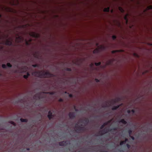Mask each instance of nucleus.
<instances>
[{
	"instance_id": "1",
	"label": "nucleus",
	"mask_w": 152,
	"mask_h": 152,
	"mask_svg": "<svg viewBox=\"0 0 152 152\" xmlns=\"http://www.w3.org/2000/svg\"><path fill=\"white\" fill-rule=\"evenodd\" d=\"M35 76L41 78H49L54 77L55 75L50 73L48 72H45L42 71H35L33 72Z\"/></svg>"
},
{
	"instance_id": "2",
	"label": "nucleus",
	"mask_w": 152,
	"mask_h": 152,
	"mask_svg": "<svg viewBox=\"0 0 152 152\" xmlns=\"http://www.w3.org/2000/svg\"><path fill=\"white\" fill-rule=\"evenodd\" d=\"M82 126V125H81ZM75 127H78V129H77L76 130H75L76 132H79L80 131H84L85 130V128L84 127L82 126H78V124H76Z\"/></svg>"
},
{
	"instance_id": "3",
	"label": "nucleus",
	"mask_w": 152,
	"mask_h": 152,
	"mask_svg": "<svg viewBox=\"0 0 152 152\" xmlns=\"http://www.w3.org/2000/svg\"><path fill=\"white\" fill-rule=\"evenodd\" d=\"M110 130V129H103L101 131H100L99 132V134H100L101 135H102L104 134L107 133L108 132H110L109 131Z\"/></svg>"
},
{
	"instance_id": "4",
	"label": "nucleus",
	"mask_w": 152,
	"mask_h": 152,
	"mask_svg": "<svg viewBox=\"0 0 152 152\" xmlns=\"http://www.w3.org/2000/svg\"><path fill=\"white\" fill-rule=\"evenodd\" d=\"M70 144V143L67 142V141H62L60 142H59V145L61 146H64Z\"/></svg>"
},
{
	"instance_id": "5",
	"label": "nucleus",
	"mask_w": 152,
	"mask_h": 152,
	"mask_svg": "<svg viewBox=\"0 0 152 152\" xmlns=\"http://www.w3.org/2000/svg\"><path fill=\"white\" fill-rule=\"evenodd\" d=\"M33 98L35 100H39L41 98L40 94L39 93H37L35 95Z\"/></svg>"
},
{
	"instance_id": "6",
	"label": "nucleus",
	"mask_w": 152,
	"mask_h": 152,
	"mask_svg": "<svg viewBox=\"0 0 152 152\" xmlns=\"http://www.w3.org/2000/svg\"><path fill=\"white\" fill-rule=\"evenodd\" d=\"M75 113L74 112H70L69 114V116L70 119H74L75 117Z\"/></svg>"
},
{
	"instance_id": "7",
	"label": "nucleus",
	"mask_w": 152,
	"mask_h": 152,
	"mask_svg": "<svg viewBox=\"0 0 152 152\" xmlns=\"http://www.w3.org/2000/svg\"><path fill=\"white\" fill-rule=\"evenodd\" d=\"M129 16L128 13L126 14L124 16V19L126 23V24H128V17Z\"/></svg>"
},
{
	"instance_id": "8",
	"label": "nucleus",
	"mask_w": 152,
	"mask_h": 152,
	"mask_svg": "<svg viewBox=\"0 0 152 152\" xmlns=\"http://www.w3.org/2000/svg\"><path fill=\"white\" fill-rule=\"evenodd\" d=\"M5 44L7 45L11 46L12 45V43L11 41L7 39L6 41Z\"/></svg>"
},
{
	"instance_id": "9",
	"label": "nucleus",
	"mask_w": 152,
	"mask_h": 152,
	"mask_svg": "<svg viewBox=\"0 0 152 152\" xmlns=\"http://www.w3.org/2000/svg\"><path fill=\"white\" fill-rule=\"evenodd\" d=\"M48 117L49 120L51 119L53 117V115L52 113L50 111H49L48 112Z\"/></svg>"
},
{
	"instance_id": "10",
	"label": "nucleus",
	"mask_w": 152,
	"mask_h": 152,
	"mask_svg": "<svg viewBox=\"0 0 152 152\" xmlns=\"http://www.w3.org/2000/svg\"><path fill=\"white\" fill-rule=\"evenodd\" d=\"M16 39L18 42H20L23 39V38L21 36L19 35L16 37Z\"/></svg>"
},
{
	"instance_id": "11",
	"label": "nucleus",
	"mask_w": 152,
	"mask_h": 152,
	"mask_svg": "<svg viewBox=\"0 0 152 152\" xmlns=\"http://www.w3.org/2000/svg\"><path fill=\"white\" fill-rule=\"evenodd\" d=\"M110 121H109L107 122L104 123L103 125H102L100 127V129H103L104 127L106 126L109 123H110Z\"/></svg>"
},
{
	"instance_id": "12",
	"label": "nucleus",
	"mask_w": 152,
	"mask_h": 152,
	"mask_svg": "<svg viewBox=\"0 0 152 152\" xmlns=\"http://www.w3.org/2000/svg\"><path fill=\"white\" fill-rule=\"evenodd\" d=\"M128 141V139L127 138H125L124 141H121L120 143V145H122L124 144H126V142Z\"/></svg>"
},
{
	"instance_id": "13",
	"label": "nucleus",
	"mask_w": 152,
	"mask_h": 152,
	"mask_svg": "<svg viewBox=\"0 0 152 152\" xmlns=\"http://www.w3.org/2000/svg\"><path fill=\"white\" fill-rule=\"evenodd\" d=\"M121 100V98L120 97L116 98L115 99H113V101L114 103H115L117 102L120 101Z\"/></svg>"
},
{
	"instance_id": "14",
	"label": "nucleus",
	"mask_w": 152,
	"mask_h": 152,
	"mask_svg": "<svg viewBox=\"0 0 152 152\" xmlns=\"http://www.w3.org/2000/svg\"><path fill=\"white\" fill-rule=\"evenodd\" d=\"M113 60H110L108 61L107 63L106 64L107 65H111L113 61Z\"/></svg>"
},
{
	"instance_id": "15",
	"label": "nucleus",
	"mask_w": 152,
	"mask_h": 152,
	"mask_svg": "<svg viewBox=\"0 0 152 152\" xmlns=\"http://www.w3.org/2000/svg\"><path fill=\"white\" fill-rule=\"evenodd\" d=\"M120 106V105H118L117 106H114L112 108V110H116L118 109Z\"/></svg>"
},
{
	"instance_id": "16",
	"label": "nucleus",
	"mask_w": 152,
	"mask_h": 152,
	"mask_svg": "<svg viewBox=\"0 0 152 152\" xmlns=\"http://www.w3.org/2000/svg\"><path fill=\"white\" fill-rule=\"evenodd\" d=\"M21 69L23 72H24L27 70V67L26 66H22L21 67Z\"/></svg>"
},
{
	"instance_id": "17",
	"label": "nucleus",
	"mask_w": 152,
	"mask_h": 152,
	"mask_svg": "<svg viewBox=\"0 0 152 152\" xmlns=\"http://www.w3.org/2000/svg\"><path fill=\"white\" fill-rule=\"evenodd\" d=\"M120 123H121L124 124H126L127 123V122L124 119H121L119 122Z\"/></svg>"
},
{
	"instance_id": "18",
	"label": "nucleus",
	"mask_w": 152,
	"mask_h": 152,
	"mask_svg": "<svg viewBox=\"0 0 152 152\" xmlns=\"http://www.w3.org/2000/svg\"><path fill=\"white\" fill-rule=\"evenodd\" d=\"M99 49L98 48H96L94 50L93 53H99Z\"/></svg>"
},
{
	"instance_id": "19",
	"label": "nucleus",
	"mask_w": 152,
	"mask_h": 152,
	"mask_svg": "<svg viewBox=\"0 0 152 152\" xmlns=\"http://www.w3.org/2000/svg\"><path fill=\"white\" fill-rule=\"evenodd\" d=\"M20 121L21 122H27L28 121V119H23L21 118L20 119Z\"/></svg>"
},
{
	"instance_id": "20",
	"label": "nucleus",
	"mask_w": 152,
	"mask_h": 152,
	"mask_svg": "<svg viewBox=\"0 0 152 152\" xmlns=\"http://www.w3.org/2000/svg\"><path fill=\"white\" fill-rule=\"evenodd\" d=\"M104 11L105 12H109L110 11V7H108L105 8L104 10Z\"/></svg>"
},
{
	"instance_id": "21",
	"label": "nucleus",
	"mask_w": 152,
	"mask_h": 152,
	"mask_svg": "<svg viewBox=\"0 0 152 152\" xmlns=\"http://www.w3.org/2000/svg\"><path fill=\"white\" fill-rule=\"evenodd\" d=\"M122 13H124L125 11L122 7H119L118 9Z\"/></svg>"
},
{
	"instance_id": "22",
	"label": "nucleus",
	"mask_w": 152,
	"mask_h": 152,
	"mask_svg": "<svg viewBox=\"0 0 152 152\" xmlns=\"http://www.w3.org/2000/svg\"><path fill=\"white\" fill-rule=\"evenodd\" d=\"M30 76V74L28 72H27V75H24L23 76V77L25 79H27L28 77Z\"/></svg>"
},
{
	"instance_id": "23",
	"label": "nucleus",
	"mask_w": 152,
	"mask_h": 152,
	"mask_svg": "<svg viewBox=\"0 0 152 152\" xmlns=\"http://www.w3.org/2000/svg\"><path fill=\"white\" fill-rule=\"evenodd\" d=\"M47 94H49L50 95H54L55 94V92L54 91L49 92L47 93Z\"/></svg>"
},
{
	"instance_id": "24",
	"label": "nucleus",
	"mask_w": 152,
	"mask_h": 152,
	"mask_svg": "<svg viewBox=\"0 0 152 152\" xmlns=\"http://www.w3.org/2000/svg\"><path fill=\"white\" fill-rule=\"evenodd\" d=\"M117 130V129L116 128L114 127V128H113L112 129H110V130L109 131L110 132H111L112 130L115 131H116Z\"/></svg>"
},
{
	"instance_id": "25",
	"label": "nucleus",
	"mask_w": 152,
	"mask_h": 152,
	"mask_svg": "<svg viewBox=\"0 0 152 152\" xmlns=\"http://www.w3.org/2000/svg\"><path fill=\"white\" fill-rule=\"evenodd\" d=\"M101 64V62H99L98 63H95V64L96 66H98L100 65Z\"/></svg>"
},
{
	"instance_id": "26",
	"label": "nucleus",
	"mask_w": 152,
	"mask_h": 152,
	"mask_svg": "<svg viewBox=\"0 0 152 152\" xmlns=\"http://www.w3.org/2000/svg\"><path fill=\"white\" fill-rule=\"evenodd\" d=\"M7 66L9 67H11L12 66L11 64L9 63H7Z\"/></svg>"
},
{
	"instance_id": "27",
	"label": "nucleus",
	"mask_w": 152,
	"mask_h": 152,
	"mask_svg": "<svg viewBox=\"0 0 152 152\" xmlns=\"http://www.w3.org/2000/svg\"><path fill=\"white\" fill-rule=\"evenodd\" d=\"M84 121L87 124H88L89 122V120L87 118H86L84 120Z\"/></svg>"
},
{
	"instance_id": "28",
	"label": "nucleus",
	"mask_w": 152,
	"mask_h": 152,
	"mask_svg": "<svg viewBox=\"0 0 152 152\" xmlns=\"http://www.w3.org/2000/svg\"><path fill=\"white\" fill-rule=\"evenodd\" d=\"M135 0H134V3Z\"/></svg>"
},
{
	"instance_id": "29",
	"label": "nucleus",
	"mask_w": 152,
	"mask_h": 152,
	"mask_svg": "<svg viewBox=\"0 0 152 152\" xmlns=\"http://www.w3.org/2000/svg\"><path fill=\"white\" fill-rule=\"evenodd\" d=\"M119 52V50H113L112 51V53L113 54V53H115L116 52Z\"/></svg>"
},
{
	"instance_id": "30",
	"label": "nucleus",
	"mask_w": 152,
	"mask_h": 152,
	"mask_svg": "<svg viewBox=\"0 0 152 152\" xmlns=\"http://www.w3.org/2000/svg\"><path fill=\"white\" fill-rule=\"evenodd\" d=\"M65 70L66 71H71V69H70V68H66L65 69Z\"/></svg>"
},
{
	"instance_id": "31",
	"label": "nucleus",
	"mask_w": 152,
	"mask_h": 152,
	"mask_svg": "<svg viewBox=\"0 0 152 152\" xmlns=\"http://www.w3.org/2000/svg\"><path fill=\"white\" fill-rule=\"evenodd\" d=\"M2 67L3 68L6 69V66L5 64H3L2 65Z\"/></svg>"
},
{
	"instance_id": "32",
	"label": "nucleus",
	"mask_w": 152,
	"mask_h": 152,
	"mask_svg": "<svg viewBox=\"0 0 152 152\" xmlns=\"http://www.w3.org/2000/svg\"><path fill=\"white\" fill-rule=\"evenodd\" d=\"M32 66L34 67H39L38 65L37 64H33L32 65Z\"/></svg>"
},
{
	"instance_id": "33",
	"label": "nucleus",
	"mask_w": 152,
	"mask_h": 152,
	"mask_svg": "<svg viewBox=\"0 0 152 152\" xmlns=\"http://www.w3.org/2000/svg\"><path fill=\"white\" fill-rule=\"evenodd\" d=\"M32 36L34 37H37V35L35 33H33Z\"/></svg>"
},
{
	"instance_id": "34",
	"label": "nucleus",
	"mask_w": 152,
	"mask_h": 152,
	"mask_svg": "<svg viewBox=\"0 0 152 152\" xmlns=\"http://www.w3.org/2000/svg\"><path fill=\"white\" fill-rule=\"evenodd\" d=\"M112 38L113 40H115L116 38V37L115 35H113L112 37Z\"/></svg>"
},
{
	"instance_id": "35",
	"label": "nucleus",
	"mask_w": 152,
	"mask_h": 152,
	"mask_svg": "<svg viewBox=\"0 0 152 152\" xmlns=\"http://www.w3.org/2000/svg\"><path fill=\"white\" fill-rule=\"evenodd\" d=\"M126 146L128 148H129L130 147V145L129 144H126Z\"/></svg>"
},
{
	"instance_id": "36",
	"label": "nucleus",
	"mask_w": 152,
	"mask_h": 152,
	"mask_svg": "<svg viewBox=\"0 0 152 152\" xmlns=\"http://www.w3.org/2000/svg\"><path fill=\"white\" fill-rule=\"evenodd\" d=\"M58 101L59 102H63V100L62 99L60 98L58 99Z\"/></svg>"
},
{
	"instance_id": "37",
	"label": "nucleus",
	"mask_w": 152,
	"mask_h": 152,
	"mask_svg": "<svg viewBox=\"0 0 152 152\" xmlns=\"http://www.w3.org/2000/svg\"><path fill=\"white\" fill-rule=\"evenodd\" d=\"M95 80L96 82L97 83H98L99 82V80L97 79L96 78Z\"/></svg>"
},
{
	"instance_id": "38",
	"label": "nucleus",
	"mask_w": 152,
	"mask_h": 152,
	"mask_svg": "<svg viewBox=\"0 0 152 152\" xmlns=\"http://www.w3.org/2000/svg\"><path fill=\"white\" fill-rule=\"evenodd\" d=\"M26 45H29V43L26 40Z\"/></svg>"
},
{
	"instance_id": "39",
	"label": "nucleus",
	"mask_w": 152,
	"mask_h": 152,
	"mask_svg": "<svg viewBox=\"0 0 152 152\" xmlns=\"http://www.w3.org/2000/svg\"><path fill=\"white\" fill-rule=\"evenodd\" d=\"M69 96L70 98H72L73 97V95L71 94H69Z\"/></svg>"
},
{
	"instance_id": "40",
	"label": "nucleus",
	"mask_w": 152,
	"mask_h": 152,
	"mask_svg": "<svg viewBox=\"0 0 152 152\" xmlns=\"http://www.w3.org/2000/svg\"><path fill=\"white\" fill-rule=\"evenodd\" d=\"M148 9H152V6L151 5L148 7Z\"/></svg>"
},
{
	"instance_id": "41",
	"label": "nucleus",
	"mask_w": 152,
	"mask_h": 152,
	"mask_svg": "<svg viewBox=\"0 0 152 152\" xmlns=\"http://www.w3.org/2000/svg\"><path fill=\"white\" fill-rule=\"evenodd\" d=\"M12 124H13V125H15V123L12 121H11V122H10Z\"/></svg>"
},
{
	"instance_id": "42",
	"label": "nucleus",
	"mask_w": 152,
	"mask_h": 152,
	"mask_svg": "<svg viewBox=\"0 0 152 152\" xmlns=\"http://www.w3.org/2000/svg\"><path fill=\"white\" fill-rule=\"evenodd\" d=\"M74 108L76 111H77L78 110H77L75 106H74Z\"/></svg>"
},
{
	"instance_id": "43",
	"label": "nucleus",
	"mask_w": 152,
	"mask_h": 152,
	"mask_svg": "<svg viewBox=\"0 0 152 152\" xmlns=\"http://www.w3.org/2000/svg\"><path fill=\"white\" fill-rule=\"evenodd\" d=\"M26 150L27 151H29L30 150V148H27Z\"/></svg>"
},
{
	"instance_id": "44",
	"label": "nucleus",
	"mask_w": 152,
	"mask_h": 152,
	"mask_svg": "<svg viewBox=\"0 0 152 152\" xmlns=\"http://www.w3.org/2000/svg\"><path fill=\"white\" fill-rule=\"evenodd\" d=\"M133 54H134V56H135V55H136V54H135V53L134 52Z\"/></svg>"
},
{
	"instance_id": "45",
	"label": "nucleus",
	"mask_w": 152,
	"mask_h": 152,
	"mask_svg": "<svg viewBox=\"0 0 152 152\" xmlns=\"http://www.w3.org/2000/svg\"><path fill=\"white\" fill-rule=\"evenodd\" d=\"M128 113H130V110H128Z\"/></svg>"
},
{
	"instance_id": "46",
	"label": "nucleus",
	"mask_w": 152,
	"mask_h": 152,
	"mask_svg": "<svg viewBox=\"0 0 152 152\" xmlns=\"http://www.w3.org/2000/svg\"><path fill=\"white\" fill-rule=\"evenodd\" d=\"M131 139H132V140H133V136H132L131 137Z\"/></svg>"
},
{
	"instance_id": "47",
	"label": "nucleus",
	"mask_w": 152,
	"mask_h": 152,
	"mask_svg": "<svg viewBox=\"0 0 152 152\" xmlns=\"http://www.w3.org/2000/svg\"><path fill=\"white\" fill-rule=\"evenodd\" d=\"M134 111H133V112H134Z\"/></svg>"
},
{
	"instance_id": "48",
	"label": "nucleus",
	"mask_w": 152,
	"mask_h": 152,
	"mask_svg": "<svg viewBox=\"0 0 152 152\" xmlns=\"http://www.w3.org/2000/svg\"><path fill=\"white\" fill-rule=\"evenodd\" d=\"M2 16V15H1L0 14V18H1Z\"/></svg>"
},
{
	"instance_id": "49",
	"label": "nucleus",
	"mask_w": 152,
	"mask_h": 152,
	"mask_svg": "<svg viewBox=\"0 0 152 152\" xmlns=\"http://www.w3.org/2000/svg\"><path fill=\"white\" fill-rule=\"evenodd\" d=\"M131 111L132 112H133V109H132L131 110Z\"/></svg>"
},
{
	"instance_id": "50",
	"label": "nucleus",
	"mask_w": 152,
	"mask_h": 152,
	"mask_svg": "<svg viewBox=\"0 0 152 152\" xmlns=\"http://www.w3.org/2000/svg\"><path fill=\"white\" fill-rule=\"evenodd\" d=\"M113 12V10H112L111 11V12Z\"/></svg>"
},
{
	"instance_id": "51",
	"label": "nucleus",
	"mask_w": 152,
	"mask_h": 152,
	"mask_svg": "<svg viewBox=\"0 0 152 152\" xmlns=\"http://www.w3.org/2000/svg\"><path fill=\"white\" fill-rule=\"evenodd\" d=\"M133 126H134V128H135V126L134 124Z\"/></svg>"
},
{
	"instance_id": "52",
	"label": "nucleus",
	"mask_w": 152,
	"mask_h": 152,
	"mask_svg": "<svg viewBox=\"0 0 152 152\" xmlns=\"http://www.w3.org/2000/svg\"><path fill=\"white\" fill-rule=\"evenodd\" d=\"M134 71H133V72H134Z\"/></svg>"
},
{
	"instance_id": "53",
	"label": "nucleus",
	"mask_w": 152,
	"mask_h": 152,
	"mask_svg": "<svg viewBox=\"0 0 152 152\" xmlns=\"http://www.w3.org/2000/svg\"><path fill=\"white\" fill-rule=\"evenodd\" d=\"M133 101H134V99Z\"/></svg>"
},
{
	"instance_id": "54",
	"label": "nucleus",
	"mask_w": 152,
	"mask_h": 152,
	"mask_svg": "<svg viewBox=\"0 0 152 152\" xmlns=\"http://www.w3.org/2000/svg\"><path fill=\"white\" fill-rule=\"evenodd\" d=\"M8 36H7V37H8Z\"/></svg>"
}]
</instances>
